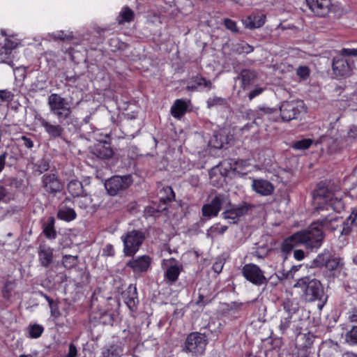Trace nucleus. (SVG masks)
I'll use <instances>...</instances> for the list:
<instances>
[{
	"label": "nucleus",
	"mask_w": 357,
	"mask_h": 357,
	"mask_svg": "<svg viewBox=\"0 0 357 357\" xmlns=\"http://www.w3.org/2000/svg\"><path fill=\"white\" fill-rule=\"evenodd\" d=\"M255 121H274L278 118V111L275 108L260 107L255 112Z\"/></svg>",
	"instance_id": "obj_21"
},
{
	"label": "nucleus",
	"mask_w": 357,
	"mask_h": 357,
	"mask_svg": "<svg viewBox=\"0 0 357 357\" xmlns=\"http://www.w3.org/2000/svg\"><path fill=\"white\" fill-rule=\"evenodd\" d=\"M252 188L255 192L263 196L270 195L274 190L273 185L263 178L253 179Z\"/></svg>",
	"instance_id": "obj_20"
},
{
	"label": "nucleus",
	"mask_w": 357,
	"mask_h": 357,
	"mask_svg": "<svg viewBox=\"0 0 357 357\" xmlns=\"http://www.w3.org/2000/svg\"><path fill=\"white\" fill-rule=\"evenodd\" d=\"M283 309L287 315L292 316L298 310V303L293 300L286 299L283 302Z\"/></svg>",
	"instance_id": "obj_32"
},
{
	"label": "nucleus",
	"mask_w": 357,
	"mask_h": 357,
	"mask_svg": "<svg viewBox=\"0 0 357 357\" xmlns=\"http://www.w3.org/2000/svg\"><path fill=\"white\" fill-rule=\"evenodd\" d=\"M36 121L40 123V126L44 128L45 132L52 138L61 137L63 133V128L59 123H52L40 114H36Z\"/></svg>",
	"instance_id": "obj_14"
},
{
	"label": "nucleus",
	"mask_w": 357,
	"mask_h": 357,
	"mask_svg": "<svg viewBox=\"0 0 357 357\" xmlns=\"http://www.w3.org/2000/svg\"><path fill=\"white\" fill-rule=\"evenodd\" d=\"M332 69L337 77H344L350 75L352 67L347 59L335 57L333 61Z\"/></svg>",
	"instance_id": "obj_17"
},
{
	"label": "nucleus",
	"mask_w": 357,
	"mask_h": 357,
	"mask_svg": "<svg viewBox=\"0 0 357 357\" xmlns=\"http://www.w3.org/2000/svg\"><path fill=\"white\" fill-rule=\"evenodd\" d=\"M229 207L222 213L223 218L227 220L231 224L237 223L240 218L248 213L252 206L247 202H243L239 204L227 205Z\"/></svg>",
	"instance_id": "obj_11"
},
{
	"label": "nucleus",
	"mask_w": 357,
	"mask_h": 357,
	"mask_svg": "<svg viewBox=\"0 0 357 357\" xmlns=\"http://www.w3.org/2000/svg\"><path fill=\"white\" fill-rule=\"evenodd\" d=\"M55 40H68L73 38L72 33H66L63 31H59L52 34Z\"/></svg>",
	"instance_id": "obj_44"
},
{
	"label": "nucleus",
	"mask_w": 357,
	"mask_h": 357,
	"mask_svg": "<svg viewBox=\"0 0 357 357\" xmlns=\"http://www.w3.org/2000/svg\"><path fill=\"white\" fill-rule=\"evenodd\" d=\"M228 229L226 225H222L220 223L215 224L208 228L206 231V236L208 238H213L218 235H222Z\"/></svg>",
	"instance_id": "obj_29"
},
{
	"label": "nucleus",
	"mask_w": 357,
	"mask_h": 357,
	"mask_svg": "<svg viewBox=\"0 0 357 357\" xmlns=\"http://www.w3.org/2000/svg\"><path fill=\"white\" fill-rule=\"evenodd\" d=\"M243 277L256 286L266 284L268 280L264 276V271L256 264H248L242 268Z\"/></svg>",
	"instance_id": "obj_12"
},
{
	"label": "nucleus",
	"mask_w": 357,
	"mask_h": 357,
	"mask_svg": "<svg viewBox=\"0 0 357 357\" xmlns=\"http://www.w3.org/2000/svg\"><path fill=\"white\" fill-rule=\"evenodd\" d=\"M315 209L319 212L329 208L340 213L344 208V203L340 192H333L324 186L319 187L313 194Z\"/></svg>",
	"instance_id": "obj_2"
},
{
	"label": "nucleus",
	"mask_w": 357,
	"mask_h": 357,
	"mask_svg": "<svg viewBox=\"0 0 357 357\" xmlns=\"http://www.w3.org/2000/svg\"><path fill=\"white\" fill-rule=\"evenodd\" d=\"M189 102L190 101H186L183 99L176 100L171 107V114L172 116L180 119L186 113Z\"/></svg>",
	"instance_id": "obj_24"
},
{
	"label": "nucleus",
	"mask_w": 357,
	"mask_h": 357,
	"mask_svg": "<svg viewBox=\"0 0 357 357\" xmlns=\"http://www.w3.org/2000/svg\"><path fill=\"white\" fill-rule=\"evenodd\" d=\"M62 264L66 268H73L78 264V257L70 255H66L63 257Z\"/></svg>",
	"instance_id": "obj_35"
},
{
	"label": "nucleus",
	"mask_w": 357,
	"mask_h": 357,
	"mask_svg": "<svg viewBox=\"0 0 357 357\" xmlns=\"http://www.w3.org/2000/svg\"><path fill=\"white\" fill-rule=\"evenodd\" d=\"M7 155L8 154L6 152H3L0 155V173L3 171L6 165Z\"/></svg>",
	"instance_id": "obj_59"
},
{
	"label": "nucleus",
	"mask_w": 357,
	"mask_h": 357,
	"mask_svg": "<svg viewBox=\"0 0 357 357\" xmlns=\"http://www.w3.org/2000/svg\"><path fill=\"white\" fill-rule=\"evenodd\" d=\"M266 15L252 13L241 20L245 28L252 30L261 27L266 22Z\"/></svg>",
	"instance_id": "obj_19"
},
{
	"label": "nucleus",
	"mask_w": 357,
	"mask_h": 357,
	"mask_svg": "<svg viewBox=\"0 0 357 357\" xmlns=\"http://www.w3.org/2000/svg\"><path fill=\"white\" fill-rule=\"evenodd\" d=\"M345 340L350 345L357 344V326H354L347 333Z\"/></svg>",
	"instance_id": "obj_39"
},
{
	"label": "nucleus",
	"mask_w": 357,
	"mask_h": 357,
	"mask_svg": "<svg viewBox=\"0 0 357 357\" xmlns=\"http://www.w3.org/2000/svg\"><path fill=\"white\" fill-rule=\"evenodd\" d=\"M354 226V225L353 224L350 223L349 222L345 220V221L342 222L341 234L345 236L349 235L352 231Z\"/></svg>",
	"instance_id": "obj_50"
},
{
	"label": "nucleus",
	"mask_w": 357,
	"mask_h": 357,
	"mask_svg": "<svg viewBox=\"0 0 357 357\" xmlns=\"http://www.w3.org/2000/svg\"><path fill=\"white\" fill-rule=\"evenodd\" d=\"M126 304L132 311H133L135 310V298L133 297L128 298V299L126 301Z\"/></svg>",
	"instance_id": "obj_63"
},
{
	"label": "nucleus",
	"mask_w": 357,
	"mask_h": 357,
	"mask_svg": "<svg viewBox=\"0 0 357 357\" xmlns=\"http://www.w3.org/2000/svg\"><path fill=\"white\" fill-rule=\"evenodd\" d=\"M77 197L78 199L76 200V203L80 208L86 209L89 207L92 203L91 197L85 193V192H84L82 195Z\"/></svg>",
	"instance_id": "obj_36"
},
{
	"label": "nucleus",
	"mask_w": 357,
	"mask_h": 357,
	"mask_svg": "<svg viewBox=\"0 0 357 357\" xmlns=\"http://www.w3.org/2000/svg\"><path fill=\"white\" fill-rule=\"evenodd\" d=\"M13 98L12 93L8 90H0V105L4 102H9Z\"/></svg>",
	"instance_id": "obj_48"
},
{
	"label": "nucleus",
	"mask_w": 357,
	"mask_h": 357,
	"mask_svg": "<svg viewBox=\"0 0 357 357\" xmlns=\"http://www.w3.org/2000/svg\"><path fill=\"white\" fill-rule=\"evenodd\" d=\"M340 219L338 216L333 214H329L328 215L318 220L316 223L320 228H324L325 229L334 231L338 226V222Z\"/></svg>",
	"instance_id": "obj_23"
},
{
	"label": "nucleus",
	"mask_w": 357,
	"mask_h": 357,
	"mask_svg": "<svg viewBox=\"0 0 357 357\" xmlns=\"http://www.w3.org/2000/svg\"><path fill=\"white\" fill-rule=\"evenodd\" d=\"M43 233L46 238L49 239H54L56 236V233L54 229V220L51 218L45 225L43 228Z\"/></svg>",
	"instance_id": "obj_33"
},
{
	"label": "nucleus",
	"mask_w": 357,
	"mask_h": 357,
	"mask_svg": "<svg viewBox=\"0 0 357 357\" xmlns=\"http://www.w3.org/2000/svg\"><path fill=\"white\" fill-rule=\"evenodd\" d=\"M226 103L225 99L216 96L210 98L207 100L208 107L209 108L217 105H225Z\"/></svg>",
	"instance_id": "obj_42"
},
{
	"label": "nucleus",
	"mask_w": 357,
	"mask_h": 357,
	"mask_svg": "<svg viewBox=\"0 0 357 357\" xmlns=\"http://www.w3.org/2000/svg\"><path fill=\"white\" fill-rule=\"evenodd\" d=\"M11 54L12 51L10 50H9L6 47L2 46L0 48V58L2 62L10 65L13 62L11 59Z\"/></svg>",
	"instance_id": "obj_40"
},
{
	"label": "nucleus",
	"mask_w": 357,
	"mask_h": 357,
	"mask_svg": "<svg viewBox=\"0 0 357 357\" xmlns=\"http://www.w3.org/2000/svg\"><path fill=\"white\" fill-rule=\"evenodd\" d=\"M208 344V338L204 333L192 332L190 333L185 341L184 351L192 356H202Z\"/></svg>",
	"instance_id": "obj_6"
},
{
	"label": "nucleus",
	"mask_w": 357,
	"mask_h": 357,
	"mask_svg": "<svg viewBox=\"0 0 357 357\" xmlns=\"http://www.w3.org/2000/svg\"><path fill=\"white\" fill-rule=\"evenodd\" d=\"M209 144L215 148V149H221L223 146V142H218V135H215L213 136V139H211L210 141H209Z\"/></svg>",
	"instance_id": "obj_55"
},
{
	"label": "nucleus",
	"mask_w": 357,
	"mask_h": 357,
	"mask_svg": "<svg viewBox=\"0 0 357 357\" xmlns=\"http://www.w3.org/2000/svg\"><path fill=\"white\" fill-rule=\"evenodd\" d=\"M132 183V176L130 174L114 176L105 181V188L109 195L114 196L126 190Z\"/></svg>",
	"instance_id": "obj_8"
},
{
	"label": "nucleus",
	"mask_w": 357,
	"mask_h": 357,
	"mask_svg": "<svg viewBox=\"0 0 357 357\" xmlns=\"http://www.w3.org/2000/svg\"><path fill=\"white\" fill-rule=\"evenodd\" d=\"M72 104L71 101H68L58 93H52L47 98L50 112L57 118L60 123L70 118L72 113L70 106Z\"/></svg>",
	"instance_id": "obj_4"
},
{
	"label": "nucleus",
	"mask_w": 357,
	"mask_h": 357,
	"mask_svg": "<svg viewBox=\"0 0 357 357\" xmlns=\"http://www.w3.org/2000/svg\"><path fill=\"white\" fill-rule=\"evenodd\" d=\"M280 116L283 121H289L298 117L301 112H305L302 100L284 101L280 107Z\"/></svg>",
	"instance_id": "obj_7"
},
{
	"label": "nucleus",
	"mask_w": 357,
	"mask_h": 357,
	"mask_svg": "<svg viewBox=\"0 0 357 357\" xmlns=\"http://www.w3.org/2000/svg\"><path fill=\"white\" fill-rule=\"evenodd\" d=\"M68 192L74 197H79L84 192L82 183L77 179H72L67 185Z\"/></svg>",
	"instance_id": "obj_27"
},
{
	"label": "nucleus",
	"mask_w": 357,
	"mask_h": 357,
	"mask_svg": "<svg viewBox=\"0 0 357 357\" xmlns=\"http://www.w3.org/2000/svg\"><path fill=\"white\" fill-rule=\"evenodd\" d=\"M152 262L150 256L144 255L137 257H132L126 263V266L132 269L133 273L139 274L146 273L149 269Z\"/></svg>",
	"instance_id": "obj_15"
},
{
	"label": "nucleus",
	"mask_w": 357,
	"mask_h": 357,
	"mask_svg": "<svg viewBox=\"0 0 357 357\" xmlns=\"http://www.w3.org/2000/svg\"><path fill=\"white\" fill-rule=\"evenodd\" d=\"M165 192L167 193V197L165 198L161 197V199L172 201L174 198V193L171 187H166L163 188Z\"/></svg>",
	"instance_id": "obj_54"
},
{
	"label": "nucleus",
	"mask_w": 357,
	"mask_h": 357,
	"mask_svg": "<svg viewBox=\"0 0 357 357\" xmlns=\"http://www.w3.org/2000/svg\"><path fill=\"white\" fill-rule=\"evenodd\" d=\"M145 238L144 232L139 229H132L122 235L121 239L123 243L125 256L133 257L139 250Z\"/></svg>",
	"instance_id": "obj_5"
},
{
	"label": "nucleus",
	"mask_w": 357,
	"mask_h": 357,
	"mask_svg": "<svg viewBox=\"0 0 357 357\" xmlns=\"http://www.w3.org/2000/svg\"><path fill=\"white\" fill-rule=\"evenodd\" d=\"M224 25L225 26V27L230 30L231 31H232L233 33H238L239 31L238 27H237V25H236V22L232 20H230V19H225L224 20Z\"/></svg>",
	"instance_id": "obj_47"
},
{
	"label": "nucleus",
	"mask_w": 357,
	"mask_h": 357,
	"mask_svg": "<svg viewBox=\"0 0 357 357\" xmlns=\"http://www.w3.org/2000/svg\"><path fill=\"white\" fill-rule=\"evenodd\" d=\"M44 331L43 327L39 324H33L28 328L29 337L31 338L39 337Z\"/></svg>",
	"instance_id": "obj_38"
},
{
	"label": "nucleus",
	"mask_w": 357,
	"mask_h": 357,
	"mask_svg": "<svg viewBox=\"0 0 357 357\" xmlns=\"http://www.w3.org/2000/svg\"><path fill=\"white\" fill-rule=\"evenodd\" d=\"M162 266L165 269L164 280L168 285H172L178 279L183 266L176 259L172 257L162 260Z\"/></svg>",
	"instance_id": "obj_10"
},
{
	"label": "nucleus",
	"mask_w": 357,
	"mask_h": 357,
	"mask_svg": "<svg viewBox=\"0 0 357 357\" xmlns=\"http://www.w3.org/2000/svg\"><path fill=\"white\" fill-rule=\"evenodd\" d=\"M38 260L42 266L47 268L53 261V249L45 244L40 245L38 251Z\"/></svg>",
	"instance_id": "obj_22"
},
{
	"label": "nucleus",
	"mask_w": 357,
	"mask_h": 357,
	"mask_svg": "<svg viewBox=\"0 0 357 357\" xmlns=\"http://www.w3.org/2000/svg\"><path fill=\"white\" fill-rule=\"evenodd\" d=\"M294 257L296 260L301 261L305 258V253L302 250H296L294 252Z\"/></svg>",
	"instance_id": "obj_60"
},
{
	"label": "nucleus",
	"mask_w": 357,
	"mask_h": 357,
	"mask_svg": "<svg viewBox=\"0 0 357 357\" xmlns=\"http://www.w3.org/2000/svg\"><path fill=\"white\" fill-rule=\"evenodd\" d=\"M229 204V199L227 195L218 194L214 197L210 203L204 204L202 208V213L204 217L211 218L216 217L223 207H227Z\"/></svg>",
	"instance_id": "obj_9"
},
{
	"label": "nucleus",
	"mask_w": 357,
	"mask_h": 357,
	"mask_svg": "<svg viewBox=\"0 0 357 357\" xmlns=\"http://www.w3.org/2000/svg\"><path fill=\"white\" fill-rule=\"evenodd\" d=\"M77 354V350L76 347L73 344L69 345L68 353L64 357H76Z\"/></svg>",
	"instance_id": "obj_57"
},
{
	"label": "nucleus",
	"mask_w": 357,
	"mask_h": 357,
	"mask_svg": "<svg viewBox=\"0 0 357 357\" xmlns=\"http://www.w3.org/2000/svg\"><path fill=\"white\" fill-rule=\"evenodd\" d=\"M356 220H357V210L354 209V210H352L350 215L346 219V220L349 222L350 223L353 224L354 225H356Z\"/></svg>",
	"instance_id": "obj_58"
},
{
	"label": "nucleus",
	"mask_w": 357,
	"mask_h": 357,
	"mask_svg": "<svg viewBox=\"0 0 357 357\" xmlns=\"http://www.w3.org/2000/svg\"><path fill=\"white\" fill-rule=\"evenodd\" d=\"M17 45V43L11 39H6L3 46L6 47L9 50L13 51Z\"/></svg>",
	"instance_id": "obj_56"
},
{
	"label": "nucleus",
	"mask_w": 357,
	"mask_h": 357,
	"mask_svg": "<svg viewBox=\"0 0 357 357\" xmlns=\"http://www.w3.org/2000/svg\"><path fill=\"white\" fill-rule=\"evenodd\" d=\"M331 258V253L328 251L325 250L322 253L317 255V257L314 260V264L317 266H326L328 262H330Z\"/></svg>",
	"instance_id": "obj_31"
},
{
	"label": "nucleus",
	"mask_w": 357,
	"mask_h": 357,
	"mask_svg": "<svg viewBox=\"0 0 357 357\" xmlns=\"http://www.w3.org/2000/svg\"><path fill=\"white\" fill-rule=\"evenodd\" d=\"M301 267V265L298 266H293L291 268V270L287 273V278H293L294 277V273L298 271L299 268Z\"/></svg>",
	"instance_id": "obj_62"
},
{
	"label": "nucleus",
	"mask_w": 357,
	"mask_h": 357,
	"mask_svg": "<svg viewBox=\"0 0 357 357\" xmlns=\"http://www.w3.org/2000/svg\"><path fill=\"white\" fill-rule=\"evenodd\" d=\"M294 287L301 289L304 298L307 302L323 301L324 299V287L317 279L305 277L298 280Z\"/></svg>",
	"instance_id": "obj_3"
},
{
	"label": "nucleus",
	"mask_w": 357,
	"mask_h": 357,
	"mask_svg": "<svg viewBox=\"0 0 357 357\" xmlns=\"http://www.w3.org/2000/svg\"><path fill=\"white\" fill-rule=\"evenodd\" d=\"M310 10L317 16L324 17L331 8V0H306Z\"/></svg>",
	"instance_id": "obj_18"
},
{
	"label": "nucleus",
	"mask_w": 357,
	"mask_h": 357,
	"mask_svg": "<svg viewBox=\"0 0 357 357\" xmlns=\"http://www.w3.org/2000/svg\"><path fill=\"white\" fill-rule=\"evenodd\" d=\"M42 187L50 195H55L63 189V184L56 173L45 174L41 177Z\"/></svg>",
	"instance_id": "obj_13"
},
{
	"label": "nucleus",
	"mask_w": 357,
	"mask_h": 357,
	"mask_svg": "<svg viewBox=\"0 0 357 357\" xmlns=\"http://www.w3.org/2000/svg\"><path fill=\"white\" fill-rule=\"evenodd\" d=\"M188 87L192 89L208 91L213 86L210 80H207L201 76H196L192 78L190 85H188Z\"/></svg>",
	"instance_id": "obj_25"
},
{
	"label": "nucleus",
	"mask_w": 357,
	"mask_h": 357,
	"mask_svg": "<svg viewBox=\"0 0 357 357\" xmlns=\"http://www.w3.org/2000/svg\"><path fill=\"white\" fill-rule=\"evenodd\" d=\"M291 317L290 315H286L282 317L280 324L279 325V328L281 331L282 333H284L287 328H289L291 324Z\"/></svg>",
	"instance_id": "obj_43"
},
{
	"label": "nucleus",
	"mask_w": 357,
	"mask_h": 357,
	"mask_svg": "<svg viewBox=\"0 0 357 357\" xmlns=\"http://www.w3.org/2000/svg\"><path fill=\"white\" fill-rule=\"evenodd\" d=\"M337 265L338 261H337V259H331L330 262H328L326 267L328 269L333 270L337 266Z\"/></svg>",
	"instance_id": "obj_61"
},
{
	"label": "nucleus",
	"mask_w": 357,
	"mask_h": 357,
	"mask_svg": "<svg viewBox=\"0 0 357 357\" xmlns=\"http://www.w3.org/2000/svg\"><path fill=\"white\" fill-rule=\"evenodd\" d=\"M253 50H254V47L252 46H251L249 44L244 43V42L238 44V47L236 49V51L239 54H242V53L249 54V53L253 52Z\"/></svg>",
	"instance_id": "obj_46"
},
{
	"label": "nucleus",
	"mask_w": 357,
	"mask_h": 357,
	"mask_svg": "<svg viewBox=\"0 0 357 357\" xmlns=\"http://www.w3.org/2000/svg\"><path fill=\"white\" fill-rule=\"evenodd\" d=\"M134 15L135 14L130 8L124 7L119 13L117 20L119 24L130 22L133 20Z\"/></svg>",
	"instance_id": "obj_30"
},
{
	"label": "nucleus",
	"mask_w": 357,
	"mask_h": 357,
	"mask_svg": "<svg viewBox=\"0 0 357 357\" xmlns=\"http://www.w3.org/2000/svg\"><path fill=\"white\" fill-rule=\"evenodd\" d=\"M20 140L22 142V145L29 149H31L33 147V142L29 137L26 136H22Z\"/></svg>",
	"instance_id": "obj_53"
},
{
	"label": "nucleus",
	"mask_w": 357,
	"mask_h": 357,
	"mask_svg": "<svg viewBox=\"0 0 357 357\" xmlns=\"http://www.w3.org/2000/svg\"><path fill=\"white\" fill-rule=\"evenodd\" d=\"M324 233L316 222L308 229L297 231L287 238L282 244V252L287 255L292 250L299 245H303L308 250H317L321 247L324 240ZM287 257V256H285Z\"/></svg>",
	"instance_id": "obj_1"
},
{
	"label": "nucleus",
	"mask_w": 357,
	"mask_h": 357,
	"mask_svg": "<svg viewBox=\"0 0 357 357\" xmlns=\"http://www.w3.org/2000/svg\"><path fill=\"white\" fill-rule=\"evenodd\" d=\"M123 349L119 345H111L107 349L102 352V357H120Z\"/></svg>",
	"instance_id": "obj_34"
},
{
	"label": "nucleus",
	"mask_w": 357,
	"mask_h": 357,
	"mask_svg": "<svg viewBox=\"0 0 357 357\" xmlns=\"http://www.w3.org/2000/svg\"><path fill=\"white\" fill-rule=\"evenodd\" d=\"M312 143L313 140L311 139H303L295 142L292 148L296 150L304 151L309 149Z\"/></svg>",
	"instance_id": "obj_37"
},
{
	"label": "nucleus",
	"mask_w": 357,
	"mask_h": 357,
	"mask_svg": "<svg viewBox=\"0 0 357 357\" xmlns=\"http://www.w3.org/2000/svg\"><path fill=\"white\" fill-rule=\"evenodd\" d=\"M76 217L77 214L75 210L65 206L60 207L57 212V218L66 222L74 220Z\"/></svg>",
	"instance_id": "obj_28"
},
{
	"label": "nucleus",
	"mask_w": 357,
	"mask_h": 357,
	"mask_svg": "<svg viewBox=\"0 0 357 357\" xmlns=\"http://www.w3.org/2000/svg\"><path fill=\"white\" fill-rule=\"evenodd\" d=\"M310 69L307 66H299L296 70V75L303 80H305L310 76Z\"/></svg>",
	"instance_id": "obj_45"
},
{
	"label": "nucleus",
	"mask_w": 357,
	"mask_h": 357,
	"mask_svg": "<svg viewBox=\"0 0 357 357\" xmlns=\"http://www.w3.org/2000/svg\"><path fill=\"white\" fill-rule=\"evenodd\" d=\"M91 154L100 160L110 159L114 155V151L109 143L99 142L96 144L91 151Z\"/></svg>",
	"instance_id": "obj_16"
},
{
	"label": "nucleus",
	"mask_w": 357,
	"mask_h": 357,
	"mask_svg": "<svg viewBox=\"0 0 357 357\" xmlns=\"http://www.w3.org/2000/svg\"><path fill=\"white\" fill-rule=\"evenodd\" d=\"M349 135L350 137H354L356 135H357V127L353 126L351 128Z\"/></svg>",
	"instance_id": "obj_64"
},
{
	"label": "nucleus",
	"mask_w": 357,
	"mask_h": 357,
	"mask_svg": "<svg viewBox=\"0 0 357 357\" xmlns=\"http://www.w3.org/2000/svg\"><path fill=\"white\" fill-rule=\"evenodd\" d=\"M264 90H265V88L259 86H257L253 90H252L249 93V94H248L249 99L252 100L255 97L261 94L264 91Z\"/></svg>",
	"instance_id": "obj_51"
},
{
	"label": "nucleus",
	"mask_w": 357,
	"mask_h": 357,
	"mask_svg": "<svg viewBox=\"0 0 357 357\" xmlns=\"http://www.w3.org/2000/svg\"><path fill=\"white\" fill-rule=\"evenodd\" d=\"M256 78V73L250 70H243L237 77V79L241 80V84L243 89L250 86Z\"/></svg>",
	"instance_id": "obj_26"
},
{
	"label": "nucleus",
	"mask_w": 357,
	"mask_h": 357,
	"mask_svg": "<svg viewBox=\"0 0 357 357\" xmlns=\"http://www.w3.org/2000/svg\"><path fill=\"white\" fill-rule=\"evenodd\" d=\"M35 167L36 172H38L39 174H42L49 169L50 162L46 159H41L36 163Z\"/></svg>",
	"instance_id": "obj_41"
},
{
	"label": "nucleus",
	"mask_w": 357,
	"mask_h": 357,
	"mask_svg": "<svg viewBox=\"0 0 357 357\" xmlns=\"http://www.w3.org/2000/svg\"><path fill=\"white\" fill-rule=\"evenodd\" d=\"M102 254L105 256L113 257L115 254L114 246L111 244H107L102 250Z\"/></svg>",
	"instance_id": "obj_52"
},
{
	"label": "nucleus",
	"mask_w": 357,
	"mask_h": 357,
	"mask_svg": "<svg viewBox=\"0 0 357 357\" xmlns=\"http://www.w3.org/2000/svg\"><path fill=\"white\" fill-rule=\"evenodd\" d=\"M340 55L342 56H356L357 57V49L342 48L340 51Z\"/></svg>",
	"instance_id": "obj_49"
}]
</instances>
